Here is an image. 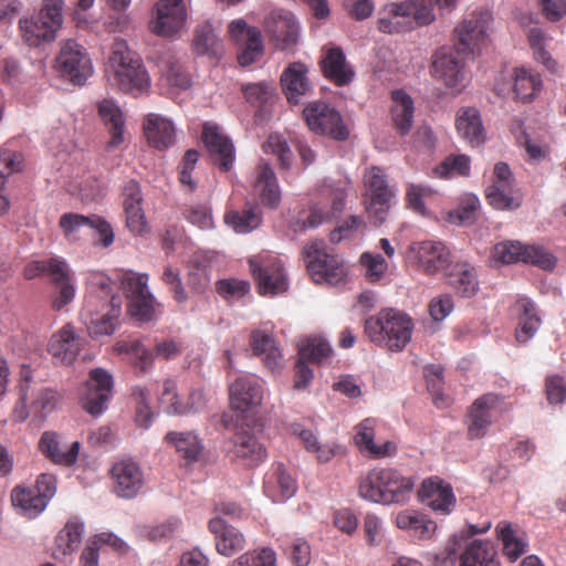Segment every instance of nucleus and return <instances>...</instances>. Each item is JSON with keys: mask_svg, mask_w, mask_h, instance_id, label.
<instances>
[{"mask_svg": "<svg viewBox=\"0 0 566 566\" xmlns=\"http://www.w3.org/2000/svg\"><path fill=\"white\" fill-rule=\"evenodd\" d=\"M106 74L111 85L134 97L150 88V78L142 60L122 39H116L112 44Z\"/></svg>", "mask_w": 566, "mask_h": 566, "instance_id": "f257e3e1", "label": "nucleus"}, {"mask_svg": "<svg viewBox=\"0 0 566 566\" xmlns=\"http://www.w3.org/2000/svg\"><path fill=\"white\" fill-rule=\"evenodd\" d=\"M457 0H406L391 3L381 12L377 21L379 31L388 34L412 30L415 24L428 25L434 19V9H449Z\"/></svg>", "mask_w": 566, "mask_h": 566, "instance_id": "f03ea898", "label": "nucleus"}, {"mask_svg": "<svg viewBox=\"0 0 566 566\" xmlns=\"http://www.w3.org/2000/svg\"><path fill=\"white\" fill-rule=\"evenodd\" d=\"M416 479L392 468L374 469L359 481L363 499L381 504H405L415 489Z\"/></svg>", "mask_w": 566, "mask_h": 566, "instance_id": "7ed1b4c3", "label": "nucleus"}, {"mask_svg": "<svg viewBox=\"0 0 566 566\" xmlns=\"http://www.w3.org/2000/svg\"><path fill=\"white\" fill-rule=\"evenodd\" d=\"M412 332L411 317L395 308H384L365 321L368 338L391 352H401L411 340Z\"/></svg>", "mask_w": 566, "mask_h": 566, "instance_id": "20e7f679", "label": "nucleus"}, {"mask_svg": "<svg viewBox=\"0 0 566 566\" xmlns=\"http://www.w3.org/2000/svg\"><path fill=\"white\" fill-rule=\"evenodd\" d=\"M148 275L134 271H124L120 275V286L128 300V313L140 322H151L160 312V304L148 287Z\"/></svg>", "mask_w": 566, "mask_h": 566, "instance_id": "39448f33", "label": "nucleus"}, {"mask_svg": "<svg viewBox=\"0 0 566 566\" xmlns=\"http://www.w3.org/2000/svg\"><path fill=\"white\" fill-rule=\"evenodd\" d=\"M63 1L43 0L38 15L20 20V30L30 46H38L42 41H53L63 23Z\"/></svg>", "mask_w": 566, "mask_h": 566, "instance_id": "423d86ee", "label": "nucleus"}, {"mask_svg": "<svg viewBox=\"0 0 566 566\" xmlns=\"http://www.w3.org/2000/svg\"><path fill=\"white\" fill-rule=\"evenodd\" d=\"M250 270L261 295L274 296L289 289V281L279 256L263 252L249 259Z\"/></svg>", "mask_w": 566, "mask_h": 566, "instance_id": "0eeeda50", "label": "nucleus"}, {"mask_svg": "<svg viewBox=\"0 0 566 566\" xmlns=\"http://www.w3.org/2000/svg\"><path fill=\"white\" fill-rule=\"evenodd\" d=\"M306 268L316 283L336 285L346 276L343 261L334 254L326 252L324 241H313L303 251Z\"/></svg>", "mask_w": 566, "mask_h": 566, "instance_id": "6e6552de", "label": "nucleus"}, {"mask_svg": "<svg viewBox=\"0 0 566 566\" xmlns=\"http://www.w3.org/2000/svg\"><path fill=\"white\" fill-rule=\"evenodd\" d=\"M55 492V476L42 473L38 476L35 485L32 488L15 486L11 493V501L21 514L29 518H34L45 510Z\"/></svg>", "mask_w": 566, "mask_h": 566, "instance_id": "1a4fd4ad", "label": "nucleus"}, {"mask_svg": "<svg viewBox=\"0 0 566 566\" xmlns=\"http://www.w3.org/2000/svg\"><path fill=\"white\" fill-rule=\"evenodd\" d=\"M367 212L374 219L375 226H380L387 219L394 189L388 185L385 171L379 167H370L364 174Z\"/></svg>", "mask_w": 566, "mask_h": 566, "instance_id": "9d476101", "label": "nucleus"}, {"mask_svg": "<svg viewBox=\"0 0 566 566\" xmlns=\"http://www.w3.org/2000/svg\"><path fill=\"white\" fill-rule=\"evenodd\" d=\"M303 118L311 132L328 136L335 140H346L349 130L340 113L327 103L311 102L303 109Z\"/></svg>", "mask_w": 566, "mask_h": 566, "instance_id": "9b49d317", "label": "nucleus"}, {"mask_svg": "<svg viewBox=\"0 0 566 566\" xmlns=\"http://www.w3.org/2000/svg\"><path fill=\"white\" fill-rule=\"evenodd\" d=\"M491 20L492 15L488 10L472 12L454 30L455 49L467 54L479 52L486 44Z\"/></svg>", "mask_w": 566, "mask_h": 566, "instance_id": "f8f14e48", "label": "nucleus"}, {"mask_svg": "<svg viewBox=\"0 0 566 566\" xmlns=\"http://www.w3.org/2000/svg\"><path fill=\"white\" fill-rule=\"evenodd\" d=\"M56 67L63 76L76 85H83L93 73L92 61L86 50L72 39L62 43L56 57Z\"/></svg>", "mask_w": 566, "mask_h": 566, "instance_id": "ddd939ff", "label": "nucleus"}, {"mask_svg": "<svg viewBox=\"0 0 566 566\" xmlns=\"http://www.w3.org/2000/svg\"><path fill=\"white\" fill-rule=\"evenodd\" d=\"M493 258L506 264L523 261L544 270H552L556 264L555 256L545 249L512 241L497 243L493 250Z\"/></svg>", "mask_w": 566, "mask_h": 566, "instance_id": "4468645a", "label": "nucleus"}, {"mask_svg": "<svg viewBox=\"0 0 566 566\" xmlns=\"http://www.w3.org/2000/svg\"><path fill=\"white\" fill-rule=\"evenodd\" d=\"M455 46L453 49H440L432 64L434 76L441 80L448 88L460 93L468 83L464 60Z\"/></svg>", "mask_w": 566, "mask_h": 566, "instance_id": "2eb2a0df", "label": "nucleus"}, {"mask_svg": "<svg viewBox=\"0 0 566 566\" xmlns=\"http://www.w3.org/2000/svg\"><path fill=\"white\" fill-rule=\"evenodd\" d=\"M113 378L102 368L91 370L88 380L81 394V403L85 411L93 416L101 415L106 409L111 398Z\"/></svg>", "mask_w": 566, "mask_h": 566, "instance_id": "dca6fc26", "label": "nucleus"}, {"mask_svg": "<svg viewBox=\"0 0 566 566\" xmlns=\"http://www.w3.org/2000/svg\"><path fill=\"white\" fill-rule=\"evenodd\" d=\"M229 34L239 45L238 62L241 66H249L262 56L264 46L258 28L238 19L229 24Z\"/></svg>", "mask_w": 566, "mask_h": 566, "instance_id": "f3484780", "label": "nucleus"}, {"mask_svg": "<svg viewBox=\"0 0 566 566\" xmlns=\"http://www.w3.org/2000/svg\"><path fill=\"white\" fill-rule=\"evenodd\" d=\"M417 495L421 503L441 515L450 514L455 507L457 497L451 484L438 475L424 479Z\"/></svg>", "mask_w": 566, "mask_h": 566, "instance_id": "a211bd4d", "label": "nucleus"}, {"mask_svg": "<svg viewBox=\"0 0 566 566\" xmlns=\"http://www.w3.org/2000/svg\"><path fill=\"white\" fill-rule=\"evenodd\" d=\"M154 10L155 18L150 22L154 33L171 36L184 28L187 19L184 0H159Z\"/></svg>", "mask_w": 566, "mask_h": 566, "instance_id": "6ab92c4d", "label": "nucleus"}, {"mask_svg": "<svg viewBox=\"0 0 566 566\" xmlns=\"http://www.w3.org/2000/svg\"><path fill=\"white\" fill-rule=\"evenodd\" d=\"M377 420L366 418L355 426L354 442L363 452L374 458H392L397 454V443L394 440L381 441L377 438Z\"/></svg>", "mask_w": 566, "mask_h": 566, "instance_id": "aec40b11", "label": "nucleus"}, {"mask_svg": "<svg viewBox=\"0 0 566 566\" xmlns=\"http://www.w3.org/2000/svg\"><path fill=\"white\" fill-rule=\"evenodd\" d=\"M45 274L56 287L52 307L60 311L75 297V286L72 281L71 269L65 260L59 256L46 259Z\"/></svg>", "mask_w": 566, "mask_h": 566, "instance_id": "412c9836", "label": "nucleus"}, {"mask_svg": "<svg viewBox=\"0 0 566 566\" xmlns=\"http://www.w3.org/2000/svg\"><path fill=\"white\" fill-rule=\"evenodd\" d=\"M252 195L266 208L275 209L281 202V189L269 163L260 160L253 171Z\"/></svg>", "mask_w": 566, "mask_h": 566, "instance_id": "4be33fe9", "label": "nucleus"}, {"mask_svg": "<svg viewBox=\"0 0 566 566\" xmlns=\"http://www.w3.org/2000/svg\"><path fill=\"white\" fill-rule=\"evenodd\" d=\"M264 30L276 48L285 50L297 41L298 25L295 17L284 10H274L264 19Z\"/></svg>", "mask_w": 566, "mask_h": 566, "instance_id": "5701e85b", "label": "nucleus"}, {"mask_svg": "<svg viewBox=\"0 0 566 566\" xmlns=\"http://www.w3.org/2000/svg\"><path fill=\"white\" fill-rule=\"evenodd\" d=\"M323 75L337 86L348 85L355 72L339 46L325 45L319 62Z\"/></svg>", "mask_w": 566, "mask_h": 566, "instance_id": "b1692460", "label": "nucleus"}, {"mask_svg": "<svg viewBox=\"0 0 566 566\" xmlns=\"http://www.w3.org/2000/svg\"><path fill=\"white\" fill-rule=\"evenodd\" d=\"M84 346V339L77 335L71 324L64 325L50 339L48 352L55 364L71 365Z\"/></svg>", "mask_w": 566, "mask_h": 566, "instance_id": "393cba45", "label": "nucleus"}, {"mask_svg": "<svg viewBox=\"0 0 566 566\" xmlns=\"http://www.w3.org/2000/svg\"><path fill=\"white\" fill-rule=\"evenodd\" d=\"M410 251L419 266L428 274L438 273L450 264V250L440 241L416 242Z\"/></svg>", "mask_w": 566, "mask_h": 566, "instance_id": "a878e982", "label": "nucleus"}, {"mask_svg": "<svg viewBox=\"0 0 566 566\" xmlns=\"http://www.w3.org/2000/svg\"><path fill=\"white\" fill-rule=\"evenodd\" d=\"M143 130L147 144L158 151H165L176 143L174 123L159 114H147L143 120Z\"/></svg>", "mask_w": 566, "mask_h": 566, "instance_id": "bb28decb", "label": "nucleus"}, {"mask_svg": "<svg viewBox=\"0 0 566 566\" xmlns=\"http://www.w3.org/2000/svg\"><path fill=\"white\" fill-rule=\"evenodd\" d=\"M203 142L212 157L213 164L222 171H229L234 161V147L218 126L205 124L202 129Z\"/></svg>", "mask_w": 566, "mask_h": 566, "instance_id": "cd10ccee", "label": "nucleus"}, {"mask_svg": "<svg viewBox=\"0 0 566 566\" xmlns=\"http://www.w3.org/2000/svg\"><path fill=\"white\" fill-rule=\"evenodd\" d=\"M230 403L237 411H247L251 407L259 406L263 399L261 380L254 376L238 377L230 385Z\"/></svg>", "mask_w": 566, "mask_h": 566, "instance_id": "c85d7f7f", "label": "nucleus"}, {"mask_svg": "<svg viewBox=\"0 0 566 566\" xmlns=\"http://www.w3.org/2000/svg\"><path fill=\"white\" fill-rule=\"evenodd\" d=\"M123 196L126 227L135 235L146 233L148 224L142 208L143 197L139 184L135 180H129L124 187Z\"/></svg>", "mask_w": 566, "mask_h": 566, "instance_id": "c756f323", "label": "nucleus"}, {"mask_svg": "<svg viewBox=\"0 0 566 566\" xmlns=\"http://www.w3.org/2000/svg\"><path fill=\"white\" fill-rule=\"evenodd\" d=\"M296 489V479L284 462H277L265 475L264 492L273 502H284L294 495Z\"/></svg>", "mask_w": 566, "mask_h": 566, "instance_id": "7c9ffc66", "label": "nucleus"}, {"mask_svg": "<svg viewBox=\"0 0 566 566\" xmlns=\"http://www.w3.org/2000/svg\"><path fill=\"white\" fill-rule=\"evenodd\" d=\"M114 491L123 497H133L143 485V472L137 462H114L111 469Z\"/></svg>", "mask_w": 566, "mask_h": 566, "instance_id": "2f4dec72", "label": "nucleus"}, {"mask_svg": "<svg viewBox=\"0 0 566 566\" xmlns=\"http://www.w3.org/2000/svg\"><path fill=\"white\" fill-rule=\"evenodd\" d=\"M209 531L214 535L217 552L223 556H232L245 545L243 534L224 520L214 517L209 522Z\"/></svg>", "mask_w": 566, "mask_h": 566, "instance_id": "473e14b6", "label": "nucleus"}, {"mask_svg": "<svg viewBox=\"0 0 566 566\" xmlns=\"http://www.w3.org/2000/svg\"><path fill=\"white\" fill-rule=\"evenodd\" d=\"M307 67L300 62L291 63L281 75L283 92L291 104H298L302 96L312 91Z\"/></svg>", "mask_w": 566, "mask_h": 566, "instance_id": "72a5a7b5", "label": "nucleus"}, {"mask_svg": "<svg viewBox=\"0 0 566 566\" xmlns=\"http://www.w3.org/2000/svg\"><path fill=\"white\" fill-rule=\"evenodd\" d=\"M500 401V397L495 394H486L478 398L471 406L468 421V434L470 439L482 438L486 428L491 423V410L494 409Z\"/></svg>", "mask_w": 566, "mask_h": 566, "instance_id": "f704fd0d", "label": "nucleus"}, {"mask_svg": "<svg viewBox=\"0 0 566 566\" xmlns=\"http://www.w3.org/2000/svg\"><path fill=\"white\" fill-rule=\"evenodd\" d=\"M164 442L175 449L184 460H199L206 457L205 446L193 431H169Z\"/></svg>", "mask_w": 566, "mask_h": 566, "instance_id": "c9c22d12", "label": "nucleus"}, {"mask_svg": "<svg viewBox=\"0 0 566 566\" xmlns=\"http://www.w3.org/2000/svg\"><path fill=\"white\" fill-rule=\"evenodd\" d=\"M391 101L390 117L392 126L400 135H407L413 123V99L403 90H395L391 92Z\"/></svg>", "mask_w": 566, "mask_h": 566, "instance_id": "e433bc0d", "label": "nucleus"}, {"mask_svg": "<svg viewBox=\"0 0 566 566\" xmlns=\"http://www.w3.org/2000/svg\"><path fill=\"white\" fill-rule=\"evenodd\" d=\"M395 523L398 528L409 531L420 539H429L437 530V523L427 514L417 510L406 509L400 511Z\"/></svg>", "mask_w": 566, "mask_h": 566, "instance_id": "4c0bfd02", "label": "nucleus"}, {"mask_svg": "<svg viewBox=\"0 0 566 566\" xmlns=\"http://www.w3.org/2000/svg\"><path fill=\"white\" fill-rule=\"evenodd\" d=\"M455 128L458 134L472 146L481 145L485 140L481 116L474 107H462L458 111Z\"/></svg>", "mask_w": 566, "mask_h": 566, "instance_id": "58836bf2", "label": "nucleus"}, {"mask_svg": "<svg viewBox=\"0 0 566 566\" xmlns=\"http://www.w3.org/2000/svg\"><path fill=\"white\" fill-rule=\"evenodd\" d=\"M496 534L503 544V554L511 560L520 558L528 547L526 534L511 523L502 521L496 525Z\"/></svg>", "mask_w": 566, "mask_h": 566, "instance_id": "ea45409f", "label": "nucleus"}, {"mask_svg": "<svg viewBox=\"0 0 566 566\" xmlns=\"http://www.w3.org/2000/svg\"><path fill=\"white\" fill-rule=\"evenodd\" d=\"M98 114L108 127L111 139L107 144L109 149L117 148L124 143L125 120L120 108L109 99L98 104Z\"/></svg>", "mask_w": 566, "mask_h": 566, "instance_id": "a19ab883", "label": "nucleus"}, {"mask_svg": "<svg viewBox=\"0 0 566 566\" xmlns=\"http://www.w3.org/2000/svg\"><path fill=\"white\" fill-rule=\"evenodd\" d=\"M460 566H500L497 552L492 543L474 539L461 554Z\"/></svg>", "mask_w": 566, "mask_h": 566, "instance_id": "79ce46f5", "label": "nucleus"}, {"mask_svg": "<svg viewBox=\"0 0 566 566\" xmlns=\"http://www.w3.org/2000/svg\"><path fill=\"white\" fill-rule=\"evenodd\" d=\"M448 283L463 297H472L479 290V282L473 266L467 262L455 263L448 274Z\"/></svg>", "mask_w": 566, "mask_h": 566, "instance_id": "37998d69", "label": "nucleus"}, {"mask_svg": "<svg viewBox=\"0 0 566 566\" xmlns=\"http://www.w3.org/2000/svg\"><path fill=\"white\" fill-rule=\"evenodd\" d=\"M80 448L78 441H74L69 448H64L60 434L54 431L43 432L39 441L40 451L51 460H76Z\"/></svg>", "mask_w": 566, "mask_h": 566, "instance_id": "c03bdc74", "label": "nucleus"}, {"mask_svg": "<svg viewBox=\"0 0 566 566\" xmlns=\"http://www.w3.org/2000/svg\"><path fill=\"white\" fill-rule=\"evenodd\" d=\"M251 347L253 353L262 358L269 369L275 370L281 367L282 355L272 335L262 331L252 332Z\"/></svg>", "mask_w": 566, "mask_h": 566, "instance_id": "a18cd8bd", "label": "nucleus"}, {"mask_svg": "<svg viewBox=\"0 0 566 566\" xmlns=\"http://www.w3.org/2000/svg\"><path fill=\"white\" fill-rule=\"evenodd\" d=\"M517 307L521 312L515 337L518 343H526L537 332L541 325V318L536 313L534 303L530 298L517 301Z\"/></svg>", "mask_w": 566, "mask_h": 566, "instance_id": "49530a36", "label": "nucleus"}, {"mask_svg": "<svg viewBox=\"0 0 566 566\" xmlns=\"http://www.w3.org/2000/svg\"><path fill=\"white\" fill-rule=\"evenodd\" d=\"M515 98L522 102L532 101L542 88V78L526 67H515L513 72Z\"/></svg>", "mask_w": 566, "mask_h": 566, "instance_id": "de8ad7c7", "label": "nucleus"}, {"mask_svg": "<svg viewBox=\"0 0 566 566\" xmlns=\"http://www.w3.org/2000/svg\"><path fill=\"white\" fill-rule=\"evenodd\" d=\"M471 170V159L467 155L447 156L431 171V176L440 179H451L454 177H468Z\"/></svg>", "mask_w": 566, "mask_h": 566, "instance_id": "09e8293b", "label": "nucleus"}, {"mask_svg": "<svg viewBox=\"0 0 566 566\" xmlns=\"http://www.w3.org/2000/svg\"><path fill=\"white\" fill-rule=\"evenodd\" d=\"M83 528L84 526L81 522L75 520L69 521L55 537L56 549L54 554L65 556L74 552L81 543Z\"/></svg>", "mask_w": 566, "mask_h": 566, "instance_id": "8fccbe9b", "label": "nucleus"}, {"mask_svg": "<svg viewBox=\"0 0 566 566\" xmlns=\"http://www.w3.org/2000/svg\"><path fill=\"white\" fill-rule=\"evenodd\" d=\"M486 201L497 210H513L521 206V198L514 196L513 186L492 184L485 189Z\"/></svg>", "mask_w": 566, "mask_h": 566, "instance_id": "3c124183", "label": "nucleus"}, {"mask_svg": "<svg viewBox=\"0 0 566 566\" xmlns=\"http://www.w3.org/2000/svg\"><path fill=\"white\" fill-rule=\"evenodd\" d=\"M333 354L331 345L318 336L307 337L302 342L298 355L302 359H306L314 364H323L327 361Z\"/></svg>", "mask_w": 566, "mask_h": 566, "instance_id": "603ef678", "label": "nucleus"}, {"mask_svg": "<svg viewBox=\"0 0 566 566\" xmlns=\"http://www.w3.org/2000/svg\"><path fill=\"white\" fill-rule=\"evenodd\" d=\"M224 221L235 232L248 233L260 226L261 214L252 207L241 211L230 210L224 214Z\"/></svg>", "mask_w": 566, "mask_h": 566, "instance_id": "864d4df0", "label": "nucleus"}, {"mask_svg": "<svg viewBox=\"0 0 566 566\" xmlns=\"http://www.w3.org/2000/svg\"><path fill=\"white\" fill-rule=\"evenodd\" d=\"M159 403L169 416H184L190 408L184 407L176 380L167 378L163 382V390L158 397Z\"/></svg>", "mask_w": 566, "mask_h": 566, "instance_id": "5fc2aeb1", "label": "nucleus"}, {"mask_svg": "<svg viewBox=\"0 0 566 566\" xmlns=\"http://www.w3.org/2000/svg\"><path fill=\"white\" fill-rule=\"evenodd\" d=\"M528 43L531 49L533 50L534 59L542 63L548 71L557 72L558 64L551 56L549 52L546 51L545 45L547 41V36L545 32L539 28H532L527 34Z\"/></svg>", "mask_w": 566, "mask_h": 566, "instance_id": "6e6d98bb", "label": "nucleus"}, {"mask_svg": "<svg viewBox=\"0 0 566 566\" xmlns=\"http://www.w3.org/2000/svg\"><path fill=\"white\" fill-rule=\"evenodd\" d=\"M118 350L129 355L132 364L139 373L148 371L154 363V353L147 349L139 340L124 342L118 345Z\"/></svg>", "mask_w": 566, "mask_h": 566, "instance_id": "4d7b16f0", "label": "nucleus"}, {"mask_svg": "<svg viewBox=\"0 0 566 566\" xmlns=\"http://www.w3.org/2000/svg\"><path fill=\"white\" fill-rule=\"evenodd\" d=\"M130 396L136 405V423L139 427L148 428L154 419V412L150 407V390L143 386H135L132 388Z\"/></svg>", "mask_w": 566, "mask_h": 566, "instance_id": "13d9d810", "label": "nucleus"}, {"mask_svg": "<svg viewBox=\"0 0 566 566\" xmlns=\"http://www.w3.org/2000/svg\"><path fill=\"white\" fill-rule=\"evenodd\" d=\"M234 457L249 460H263L268 457L265 449L251 434L239 433L234 439Z\"/></svg>", "mask_w": 566, "mask_h": 566, "instance_id": "bf43d9fd", "label": "nucleus"}, {"mask_svg": "<svg viewBox=\"0 0 566 566\" xmlns=\"http://www.w3.org/2000/svg\"><path fill=\"white\" fill-rule=\"evenodd\" d=\"M163 76L171 87L187 90L191 85V77L189 73L185 70L182 64L172 56L165 61V65L163 66Z\"/></svg>", "mask_w": 566, "mask_h": 566, "instance_id": "052dcab7", "label": "nucleus"}, {"mask_svg": "<svg viewBox=\"0 0 566 566\" xmlns=\"http://www.w3.org/2000/svg\"><path fill=\"white\" fill-rule=\"evenodd\" d=\"M266 154L275 155L282 169H290L292 165L293 153L287 142L277 134H271L262 145Z\"/></svg>", "mask_w": 566, "mask_h": 566, "instance_id": "680f3d73", "label": "nucleus"}, {"mask_svg": "<svg viewBox=\"0 0 566 566\" xmlns=\"http://www.w3.org/2000/svg\"><path fill=\"white\" fill-rule=\"evenodd\" d=\"M218 39L210 23L205 22L197 27L193 38V48L198 54H216Z\"/></svg>", "mask_w": 566, "mask_h": 566, "instance_id": "e2e57ef3", "label": "nucleus"}, {"mask_svg": "<svg viewBox=\"0 0 566 566\" xmlns=\"http://www.w3.org/2000/svg\"><path fill=\"white\" fill-rule=\"evenodd\" d=\"M231 566H276V555L271 548L248 552L232 562Z\"/></svg>", "mask_w": 566, "mask_h": 566, "instance_id": "0e129e2a", "label": "nucleus"}, {"mask_svg": "<svg viewBox=\"0 0 566 566\" xmlns=\"http://www.w3.org/2000/svg\"><path fill=\"white\" fill-rule=\"evenodd\" d=\"M479 208V198L474 195H468L462 199L459 207L450 213V218L459 224H471L476 219Z\"/></svg>", "mask_w": 566, "mask_h": 566, "instance_id": "69168bd1", "label": "nucleus"}, {"mask_svg": "<svg viewBox=\"0 0 566 566\" xmlns=\"http://www.w3.org/2000/svg\"><path fill=\"white\" fill-rule=\"evenodd\" d=\"M182 216L188 222L200 229H209L212 226V216L206 205H186L182 209Z\"/></svg>", "mask_w": 566, "mask_h": 566, "instance_id": "338daca9", "label": "nucleus"}, {"mask_svg": "<svg viewBox=\"0 0 566 566\" xmlns=\"http://www.w3.org/2000/svg\"><path fill=\"white\" fill-rule=\"evenodd\" d=\"M216 290L224 298H240L249 292L250 284L244 280L223 279L217 282Z\"/></svg>", "mask_w": 566, "mask_h": 566, "instance_id": "774afa93", "label": "nucleus"}]
</instances>
